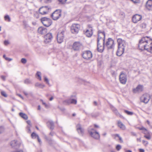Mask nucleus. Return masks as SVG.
<instances>
[{"instance_id":"1","label":"nucleus","mask_w":152,"mask_h":152,"mask_svg":"<svg viewBox=\"0 0 152 152\" xmlns=\"http://www.w3.org/2000/svg\"><path fill=\"white\" fill-rule=\"evenodd\" d=\"M97 49L98 51L102 52L103 51L104 46L105 34L104 32L99 31H98Z\"/></svg>"},{"instance_id":"19","label":"nucleus","mask_w":152,"mask_h":152,"mask_svg":"<svg viewBox=\"0 0 152 152\" xmlns=\"http://www.w3.org/2000/svg\"><path fill=\"white\" fill-rule=\"evenodd\" d=\"M77 129L78 133L81 135H83V129L81 127V126L80 124H78L76 126Z\"/></svg>"},{"instance_id":"14","label":"nucleus","mask_w":152,"mask_h":152,"mask_svg":"<svg viewBox=\"0 0 152 152\" xmlns=\"http://www.w3.org/2000/svg\"><path fill=\"white\" fill-rule=\"evenodd\" d=\"M119 80L121 83L125 84L127 81V76L124 73L121 72L119 75Z\"/></svg>"},{"instance_id":"30","label":"nucleus","mask_w":152,"mask_h":152,"mask_svg":"<svg viewBox=\"0 0 152 152\" xmlns=\"http://www.w3.org/2000/svg\"><path fill=\"white\" fill-rule=\"evenodd\" d=\"M64 103L66 105H69L71 104L70 99L64 101Z\"/></svg>"},{"instance_id":"51","label":"nucleus","mask_w":152,"mask_h":152,"mask_svg":"<svg viewBox=\"0 0 152 152\" xmlns=\"http://www.w3.org/2000/svg\"><path fill=\"white\" fill-rule=\"evenodd\" d=\"M38 142L40 144L41 143V141L40 139L39 138V136L37 137Z\"/></svg>"},{"instance_id":"13","label":"nucleus","mask_w":152,"mask_h":152,"mask_svg":"<svg viewBox=\"0 0 152 152\" xmlns=\"http://www.w3.org/2000/svg\"><path fill=\"white\" fill-rule=\"evenodd\" d=\"M44 42L45 43L50 42L53 39V36L52 33H49L44 36Z\"/></svg>"},{"instance_id":"56","label":"nucleus","mask_w":152,"mask_h":152,"mask_svg":"<svg viewBox=\"0 0 152 152\" xmlns=\"http://www.w3.org/2000/svg\"><path fill=\"white\" fill-rule=\"evenodd\" d=\"M23 93L26 96H27L28 95V93L26 91H23Z\"/></svg>"},{"instance_id":"25","label":"nucleus","mask_w":152,"mask_h":152,"mask_svg":"<svg viewBox=\"0 0 152 152\" xmlns=\"http://www.w3.org/2000/svg\"><path fill=\"white\" fill-rule=\"evenodd\" d=\"M118 125L121 129L122 130L125 129L126 127L125 125L120 121H118Z\"/></svg>"},{"instance_id":"44","label":"nucleus","mask_w":152,"mask_h":152,"mask_svg":"<svg viewBox=\"0 0 152 152\" xmlns=\"http://www.w3.org/2000/svg\"><path fill=\"white\" fill-rule=\"evenodd\" d=\"M9 42L8 40H5L4 42V44L6 45H7L8 44H9Z\"/></svg>"},{"instance_id":"27","label":"nucleus","mask_w":152,"mask_h":152,"mask_svg":"<svg viewBox=\"0 0 152 152\" xmlns=\"http://www.w3.org/2000/svg\"><path fill=\"white\" fill-rule=\"evenodd\" d=\"M111 107L113 111L116 115H120V117H121V115H120L117 110L115 107L113 106H111Z\"/></svg>"},{"instance_id":"20","label":"nucleus","mask_w":152,"mask_h":152,"mask_svg":"<svg viewBox=\"0 0 152 152\" xmlns=\"http://www.w3.org/2000/svg\"><path fill=\"white\" fill-rule=\"evenodd\" d=\"M146 7L149 10L152 8V0H148L146 4Z\"/></svg>"},{"instance_id":"50","label":"nucleus","mask_w":152,"mask_h":152,"mask_svg":"<svg viewBox=\"0 0 152 152\" xmlns=\"http://www.w3.org/2000/svg\"><path fill=\"white\" fill-rule=\"evenodd\" d=\"M76 95H72L71 96H70V99L72 98H74V99H76Z\"/></svg>"},{"instance_id":"11","label":"nucleus","mask_w":152,"mask_h":152,"mask_svg":"<svg viewBox=\"0 0 152 152\" xmlns=\"http://www.w3.org/2000/svg\"><path fill=\"white\" fill-rule=\"evenodd\" d=\"M83 58L86 60L91 59L92 57V55L91 52L89 50L84 51L82 55Z\"/></svg>"},{"instance_id":"7","label":"nucleus","mask_w":152,"mask_h":152,"mask_svg":"<svg viewBox=\"0 0 152 152\" xmlns=\"http://www.w3.org/2000/svg\"><path fill=\"white\" fill-rule=\"evenodd\" d=\"M41 20L42 23L46 27H49L52 24V20L50 18L44 17L41 18Z\"/></svg>"},{"instance_id":"45","label":"nucleus","mask_w":152,"mask_h":152,"mask_svg":"<svg viewBox=\"0 0 152 152\" xmlns=\"http://www.w3.org/2000/svg\"><path fill=\"white\" fill-rule=\"evenodd\" d=\"M34 16L36 18H39V15L38 13H36L34 14Z\"/></svg>"},{"instance_id":"54","label":"nucleus","mask_w":152,"mask_h":152,"mask_svg":"<svg viewBox=\"0 0 152 152\" xmlns=\"http://www.w3.org/2000/svg\"><path fill=\"white\" fill-rule=\"evenodd\" d=\"M94 105V106H97V103L96 102L94 101L93 102Z\"/></svg>"},{"instance_id":"42","label":"nucleus","mask_w":152,"mask_h":152,"mask_svg":"<svg viewBox=\"0 0 152 152\" xmlns=\"http://www.w3.org/2000/svg\"><path fill=\"white\" fill-rule=\"evenodd\" d=\"M116 149L118 151L121 148V146L119 145H117L116 147Z\"/></svg>"},{"instance_id":"18","label":"nucleus","mask_w":152,"mask_h":152,"mask_svg":"<svg viewBox=\"0 0 152 152\" xmlns=\"http://www.w3.org/2000/svg\"><path fill=\"white\" fill-rule=\"evenodd\" d=\"M143 86L139 85L135 88L133 89V92L134 93H139L143 91Z\"/></svg>"},{"instance_id":"43","label":"nucleus","mask_w":152,"mask_h":152,"mask_svg":"<svg viewBox=\"0 0 152 152\" xmlns=\"http://www.w3.org/2000/svg\"><path fill=\"white\" fill-rule=\"evenodd\" d=\"M142 142L143 144L145 145H146L148 144V142L147 141L144 140H142Z\"/></svg>"},{"instance_id":"33","label":"nucleus","mask_w":152,"mask_h":152,"mask_svg":"<svg viewBox=\"0 0 152 152\" xmlns=\"http://www.w3.org/2000/svg\"><path fill=\"white\" fill-rule=\"evenodd\" d=\"M4 19L5 20L7 21L8 22H10L11 21V19L10 16L8 15H6L4 16Z\"/></svg>"},{"instance_id":"47","label":"nucleus","mask_w":152,"mask_h":152,"mask_svg":"<svg viewBox=\"0 0 152 152\" xmlns=\"http://www.w3.org/2000/svg\"><path fill=\"white\" fill-rule=\"evenodd\" d=\"M5 59L9 61H10L12 60V58H9L7 57H6Z\"/></svg>"},{"instance_id":"24","label":"nucleus","mask_w":152,"mask_h":152,"mask_svg":"<svg viewBox=\"0 0 152 152\" xmlns=\"http://www.w3.org/2000/svg\"><path fill=\"white\" fill-rule=\"evenodd\" d=\"M92 29H91L87 30L85 34L86 36L88 37H90L93 34Z\"/></svg>"},{"instance_id":"29","label":"nucleus","mask_w":152,"mask_h":152,"mask_svg":"<svg viewBox=\"0 0 152 152\" xmlns=\"http://www.w3.org/2000/svg\"><path fill=\"white\" fill-rule=\"evenodd\" d=\"M24 82L25 84H28L32 83V81L29 79H26L24 80Z\"/></svg>"},{"instance_id":"10","label":"nucleus","mask_w":152,"mask_h":152,"mask_svg":"<svg viewBox=\"0 0 152 152\" xmlns=\"http://www.w3.org/2000/svg\"><path fill=\"white\" fill-rule=\"evenodd\" d=\"M64 31H62L61 32H59L57 34V39L58 42L59 43H61L63 41L64 38Z\"/></svg>"},{"instance_id":"35","label":"nucleus","mask_w":152,"mask_h":152,"mask_svg":"<svg viewBox=\"0 0 152 152\" xmlns=\"http://www.w3.org/2000/svg\"><path fill=\"white\" fill-rule=\"evenodd\" d=\"M41 72H37L36 74V75L38 77V79H39V80H42L41 77Z\"/></svg>"},{"instance_id":"48","label":"nucleus","mask_w":152,"mask_h":152,"mask_svg":"<svg viewBox=\"0 0 152 152\" xmlns=\"http://www.w3.org/2000/svg\"><path fill=\"white\" fill-rule=\"evenodd\" d=\"M4 130V128L2 127H0V134Z\"/></svg>"},{"instance_id":"55","label":"nucleus","mask_w":152,"mask_h":152,"mask_svg":"<svg viewBox=\"0 0 152 152\" xmlns=\"http://www.w3.org/2000/svg\"><path fill=\"white\" fill-rule=\"evenodd\" d=\"M42 104H43L45 105V106L46 107V108L48 106L45 102H43Z\"/></svg>"},{"instance_id":"22","label":"nucleus","mask_w":152,"mask_h":152,"mask_svg":"<svg viewBox=\"0 0 152 152\" xmlns=\"http://www.w3.org/2000/svg\"><path fill=\"white\" fill-rule=\"evenodd\" d=\"M10 145L12 148H15L19 146V145L17 141L16 140L12 141L10 143Z\"/></svg>"},{"instance_id":"46","label":"nucleus","mask_w":152,"mask_h":152,"mask_svg":"<svg viewBox=\"0 0 152 152\" xmlns=\"http://www.w3.org/2000/svg\"><path fill=\"white\" fill-rule=\"evenodd\" d=\"M134 3H137L139 2L140 0H131Z\"/></svg>"},{"instance_id":"37","label":"nucleus","mask_w":152,"mask_h":152,"mask_svg":"<svg viewBox=\"0 0 152 152\" xmlns=\"http://www.w3.org/2000/svg\"><path fill=\"white\" fill-rule=\"evenodd\" d=\"M67 0H58L59 4H64Z\"/></svg>"},{"instance_id":"59","label":"nucleus","mask_w":152,"mask_h":152,"mask_svg":"<svg viewBox=\"0 0 152 152\" xmlns=\"http://www.w3.org/2000/svg\"><path fill=\"white\" fill-rule=\"evenodd\" d=\"M52 0H46V2L47 3H50L51 2Z\"/></svg>"},{"instance_id":"4","label":"nucleus","mask_w":152,"mask_h":152,"mask_svg":"<svg viewBox=\"0 0 152 152\" xmlns=\"http://www.w3.org/2000/svg\"><path fill=\"white\" fill-rule=\"evenodd\" d=\"M88 133L91 136L96 139H98L100 138L99 133L94 128L90 127L88 129Z\"/></svg>"},{"instance_id":"60","label":"nucleus","mask_w":152,"mask_h":152,"mask_svg":"<svg viewBox=\"0 0 152 152\" xmlns=\"http://www.w3.org/2000/svg\"><path fill=\"white\" fill-rule=\"evenodd\" d=\"M28 132L30 133L31 132V130L29 127H28Z\"/></svg>"},{"instance_id":"36","label":"nucleus","mask_w":152,"mask_h":152,"mask_svg":"<svg viewBox=\"0 0 152 152\" xmlns=\"http://www.w3.org/2000/svg\"><path fill=\"white\" fill-rule=\"evenodd\" d=\"M140 27L144 29L146 27V24L145 23H143L141 24L140 25Z\"/></svg>"},{"instance_id":"52","label":"nucleus","mask_w":152,"mask_h":152,"mask_svg":"<svg viewBox=\"0 0 152 152\" xmlns=\"http://www.w3.org/2000/svg\"><path fill=\"white\" fill-rule=\"evenodd\" d=\"M17 95L18 96H19L22 99H23V97L22 96V95L21 94H17Z\"/></svg>"},{"instance_id":"62","label":"nucleus","mask_w":152,"mask_h":152,"mask_svg":"<svg viewBox=\"0 0 152 152\" xmlns=\"http://www.w3.org/2000/svg\"><path fill=\"white\" fill-rule=\"evenodd\" d=\"M114 136H115V137H119V134H115L114 135Z\"/></svg>"},{"instance_id":"41","label":"nucleus","mask_w":152,"mask_h":152,"mask_svg":"<svg viewBox=\"0 0 152 152\" xmlns=\"http://www.w3.org/2000/svg\"><path fill=\"white\" fill-rule=\"evenodd\" d=\"M144 137L148 140H150L151 138V136L149 134L145 135L144 136Z\"/></svg>"},{"instance_id":"5","label":"nucleus","mask_w":152,"mask_h":152,"mask_svg":"<svg viewBox=\"0 0 152 152\" xmlns=\"http://www.w3.org/2000/svg\"><path fill=\"white\" fill-rule=\"evenodd\" d=\"M104 46L107 47L108 49L113 48L114 47V41L111 38H108L105 43H104Z\"/></svg>"},{"instance_id":"40","label":"nucleus","mask_w":152,"mask_h":152,"mask_svg":"<svg viewBox=\"0 0 152 152\" xmlns=\"http://www.w3.org/2000/svg\"><path fill=\"white\" fill-rule=\"evenodd\" d=\"M27 61L26 59L24 58H22L21 59V62L23 64H25L26 63Z\"/></svg>"},{"instance_id":"38","label":"nucleus","mask_w":152,"mask_h":152,"mask_svg":"<svg viewBox=\"0 0 152 152\" xmlns=\"http://www.w3.org/2000/svg\"><path fill=\"white\" fill-rule=\"evenodd\" d=\"M124 112L128 115H132L133 114V113L132 112L129 111L127 110H125Z\"/></svg>"},{"instance_id":"3","label":"nucleus","mask_w":152,"mask_h":152,"mask_svg":"<svg viewBox=\"0 0 152 152\" xmlns=\"http://www.w3.org/2000/svg\"><path fill=\"white\" fill-rule=\"evenodd\" d=\"M150 37L148 36L143 37L139 41L138 47L140 50H145L147 44H148V41Z\"/></svg>"},{"instance_id":"57","label":"nucleus","mask_w":152,"mask_h":152,"mask_svg":"<svg viewBox=\"0 0 152 152\" xmlns=\"http://www.w3.org/2000/svg\"><path fill=\"white\" fill-rule=\"evenodd\" d=\"M131 134L133 136H136V134H135V133L134 132H132L131 133Z\"/></svg>"},{"instance_id":"15","label":"nucleus","mask_w":152,"mask_h":152,"mask_svg":"<svg viewBox=\"0 0 152 152\" xmlns=\"http://www.w3.org/2000/svg\"><path fill=\"white\" fill-rule=\"evenodd\" d=\"M152 39L149 38L148 41V44H147L145 50H146L148 52L152 53Z\"/></svg>"},{"instance_id":"28","label":"nucleus","mask_w":152,"mask_h":152,"mask_svg":"<svg viewBox=\"0 0 152 152\" xmlns=\"http://www.w3.org/2000/svg\"><path fill=\"white\" fill-rule=\"evenodd\" d=\"M35 87H38L41 88H43L45 86L43 84L39 83H36L35 84Z\"/></svg>"},{"instance_id":"8","label":"nucleus","mask_w":152,"mask_h":152,"mask_svg":"<svg viewBox=\"0 0 152 152\" xmlns=\"http://www.w3.org/2000/svg\"><path fill=\"white\" fill-rule=\"evenodd\" d=\"M151 99L150 96L147 94H143L140 97V101L145 104H147Z\"/></svg>"},{"instance_id":"64","label":"nucleus","mask_w":152,"mask_h":152,"mask_svg":"<svg viewBox=\"0 0 152 152\" xmlns=\"http://www.w3.org/2000/svg\"><path fill=\"white\" fill-rule=\"evenodd\" d=\"M54 133H53V132H51L50 133V134L51 135V136H53V135H54Z\"/></svg>"},{"instance_id":"23","label":"nucleus","mask_w":152,"mask_h":152,"mask_svg":"<svg viewBox=\"0 0 152 152\" xmlns=\"http://www.w3.org/2000/svg\"><path fill=\"white\" fill-rule=\"evenodd\" d=\"M47 124L48 127L51 130H53L54 129V124L52 121H50L47 123Z\"/></svg>"},{"instance_id":"6","label":"nucleus","mask_w":152,"mask_h":152,"mask_svg":"<svg viewBox=\"0 0 152 152\" xmlns=\"http://www.w3.org/2000/svg\"><path fill=\"white\" fill-rule=\"evenodd\" d=\"M61 11L60 10H57L51 15V17L54 20H58L61 16Z\"/></svg>"},{"instance_id":"2","label":"nucleus","mask_w":152,"mask_h":152,"mask_svg":"<svg viewBox=\"0 0 152 152\" xmlns=\"http://www.w3.org/2000/svg\"><path fill=\"white\" fill-rule=\"evenodd\" d=\"M117 42L118 48L116 54L117 56H120L124 53L126 44L125 40L121 38L117 39Z\"/></svg>"},{"instance_id":"63","label":"nucleus","mask_w":152,"mask_h":152,"mask_svg":"<svg viewBox=\"0 0 152 152\" xmlns=\"http://www.w3.org/2000/svg\"><path fill=\"white\" fill-rule=\"evenodd\" d=\"M94 126L95 127H96V128H99V126L98 125H96V124L94 125Z\"/></svg>"},{"instance_id":"16","label":"nucleus","mask_w":152,"mask_h":152,"mask_svg":"<svg viewBox=\"0 0 152 152\" xmlns=\"http://www.w3.org/2000/svg\"><path fill=\"white\" fill-rule=\"evenodd\" d=\"M142 18V16L141 15L136 14L133 16L132 20L133 23H137L141 20Z\"/></svg>"},{"instance_id":"17","label":"nucleus","mask_w":152,"mask_h":152,"mask_svg":"<svg viewBox=\"0 0 152 152\" xmlns=\"http://www.w3.org/2000/svg\"><path fill=\"white\" fill-rule=\"evenodd\" d=\"M49 8L47 7H42L39 9V12L42 15L46 14L48 12Z\"/></svg>"},{"instance_id":"9","label":"nucleus","mask_w":152,"mask_h":152,"mask_svg":"<svg viewBox=\"0 0 152 152\" xmlns=\"http://www.w3.org/2000/svg\"><path fill=\"white\" fill-rule=\"evenodd\" d=\"M80 25L78 24H73L71 27V31L72 33L77 34L80 28Z\"/></svg>"},{"instance_id":"26","label":"nucleus","mask_w":152,"mask_h":152,"mask_svg":"<svg viewBox=\"0 0 152 152\" xmlns=\"http://www.w3.org/2000/svg\"><path fill=\"white\" fill-rule=\"evenodd\" d=\"M19 115L21 117L25 120H27L28 118L27 115L25 113H19Z\"/></svg>"},{"instance_id":"39","label":"nucleus","mask_w":152,"mask_h":152,"mask_svg":"<svg viewBox=\"0 0 152 152\" xmlns=\"http://www.w3.org/2000/svg\"><path fill=\"white\" fill-rule=\"evenodd\" d=\"M44 77L45 81V82L47 84H48V85H49V80H48V78L47 77H46L45 76Z\"/></svg>"},{"instance_id":"32","label":"nucleus","mask_w":152,"mask_h":152,"mask_svg":"<svg viewBox=\"0 0 152 152\" xmlns=\"http://www.w3.org/2000/svg\"><path fill=\"white\" fill-rule=\"evenodd\" d=\"M38 136H39L34 132H33L31 134V137L33 139H35Z\"/></svg>"},{"instance_id":"58","label":"nucleus","mask_w":152,"mask_h":152,"mask_svg":"<svg viewBox=\"0 0 152 152\" xmlns=\"http://www.w3.org/2000/svg\"><path fill=\"white\" fill-rule=\"evenodd\" d=\"M88 26L89 28V29H92V27L91 25H88Z\"/></svg>"},{"instance_id":"31","label":"nucleus","mask_w":152,"mask_h":152,"mask_svg":"<svg viewBox=\"0 0 152 152\" xmlns=\"http://www.w3.org/2000/svg\"><path fill=\"white\" fill-rule=\"evenodd\" d=\"M71 99V103L72 104H76L77 103V101L76 99L72 98Z\"/></svg>"},{"instance_id":"21","label":"nucleus","mask_w":152,"mask_h":152,"mask_svg":"<svg viewBox=\"0 0 152 152\" xmlns=\"http://www.w3.org/2000/svg\"><path fill=\"white\" fill-rule=\"evenodd\" d=\"M47 29L45 28L41 27L39 28L38 31L40 34H43L47 32Z\"/></svg>"},{"instance_id":"34","label":"nucleus","mask_w":152,"mask_h":152,"mask_svg":"<svg viewBox=\"0 0 152 152\" xmlns=\"http://www.w3.org/2000/svg\"><path fill=\"white\" fill-rule=\"evenodd\" d=\"M1 94L2 96L5 97H7V94L4 91H1Z\"/></svg>"},{"instance_id":"61","label":"nucleus","mask_w":152,"mask_h":152,"mask_svg":"<svg viewBox=\"0 0 152 152\" xmlns=\"http://www.w3.org/2000/svg\"><path fill=\"white\" fill-rule=\"evenodd\" d=\"M137 141L138 142L139 141V142H140L141 141V138H137Z\"/></svg>"},{"instance_id":"53","label":"nucleus","mask_w":152,"mask_h":152,"mask_svg":"<svg viewBox=\"0 0 152 152\" xmlns=\"http://www.w3.org/2000/svg\"><path fill=\"white\" fill-rule=\"evenodd\" d=\"M139 151H140V152H144V149H142L140 148L139 149Z\"/></svg>"},{"instance_id":"49","label":"nucleus","mask_w":152,"mask_h":152,"mask_svg":"<svg viewBox=\"0 0 152 152\" xmlns=\"http://www.w3.org/2000/svg\"><path fill=\"white\" fill-rule=\"evenodd\" d=\"M1 78L4 81L5 80L6 77L5 76L1 75Z\"/></svg>"},{"instance_id":"12","label":"nucleus","mask_w":152,"mask_h":152,"mask_svg":"<svg viewBox=\"0 0 152 152\" xmlns=\"http://www.w3.org/2000/svg\"><path fill=\"white\" fill-rule=\"evenodd\" d=\"M83 48L82 44L79 42H75L73 45L72 49L75 51H78Z\"/></svg>"}]
</instances>
